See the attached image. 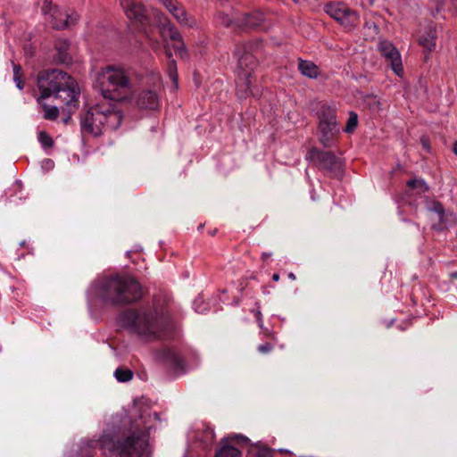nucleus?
I'll return each mask as SVG.
<instances>
[{
	"instance_id": "f03ea898",
	"label": "nucleus",
	"mask_w": 457,
	"mask_h": 457,
	"mask_svg": "<svg viewBox=\"0 0 457 457\" xmlns=\"http://www.w3.org/2000/svg\"><path fill=\"white\" fill-rule=\"evenodd\" d=\"M119 323L142 340L154 341L167 336L170 320L166 311L154 306L153 310H126L120 315Z\"/></svg>"
},
{
	"instance_id": "09e8293b",
	"label": "nucleus",
	"mask_w": 457,
	"mask_h": 457,
	"mask_svg": "<svg viewBox=\"0 0 457 457\" xmlns=\"http://www.w3.org/2000/svg\"><path fill=\"white\" fill-rule=\"evenodd\" d=\"M421 141H422V144H423L424 147L428 148V145L427 140H426V139H424V138H422V139H421Z\"/></svg>"
},
{
	"instance_id": "20e7f679",
	"label": "nucleus",
	"mask_w": 457,
	"mask_h": 457,
	"mask_svg": "<svg viewBox=\"0 0 457 457\" xmlns=\"http://www.w3.org/2000/svg\"><path fill=\"white\" fill-rule=\"evenodd\" d=\"M97 85L103 97L115 104L129 99L132 92L129 71L113 65L101 70L97 76Z\"/></svg>"
},
{
	"instance_id": "6ab92c4d",
	"label": "nucleus",
	"mask_w": 457,
	"mask_h": 457,
	"mask_svg": "<svg viewBox=\"0 0 457 457\" xmlns=\"http://www.w3.org/2000/svg\"><path fill=\"white\" fill-rule=\"evenodd\" d=\"M104 435H109L110 436H112L113 440L115 442L120 441V440H116L115 435H113L112 433L104 432L103 434V436L97 440L90 439V440L82 442L81 448H80L81 457H92L93 452L96 447H99L100 449H102L104 451H108L109 453H112V451H109L107 448H103L101 446V440ZM113 452L117 453V450H113ZM104 454H106V452H104Z\"/></svg>"
},
{
	"instance_id": "1a4fd4ad",
	"label": "nucleus",
	"mask_w": 457,
	"mask_h": 457,
	"mask_svg": "<svg viewBox=\"0 0 457 457\" xmlns=\"http://www.w3.org/2000/svg\"><path fill=\"white\" fill-rule=\"evenodd\" d=\"M188 441L202 449H211L215 444V433L213 428L206 423H200L187 434Z\"/></svg>"
},
{
	"instance_id": "cd10ccee",
	"label": "nucleus",
	"mask_w": 457,
	"mask_h": 457,
	"mask_svg": "<svg viewBox=\"0 0 457 457\" xmlns=\"http://www.w3.org/2000/svg\"><path fill=\"white\" fill-rule=\"evenodd\" d=\"M339 23L347 30H352L359 24V15L355 11L349 9Z\"/></svg>"
},
{
	"instance_id": "f3484780",
	"label": "nucleus",
	"mask_w": 457,
	"mask_h": 457,
	"mask_svg": "<svg viewBox=\"0 0 457 457\" xmlns=\"http://www.w3.org/2000/svg\"><path fill=\"white\" fill-rule=\"evenodd\" d=\"M263 21V16L261 12L245 13L237 17L235 21V30L244 31L259 27Z\"/></svg>"
},
{
	"instance_id": "393cba45",
	"label": "nucleus",
	"mask_w": 457,
	"mask_h": 457,
	"mask_svg": "<svg viewBox=\"0 0 457 457\" xmlns=\"http://www.w3.org/2000/svg\"><path fill=\"white\" fill-rule=\"evenodd\" d=\"M298 69L303 76L310 79H316L320 74L319 67L310 61L300 59Z\"/></svg>"
},
{
	"instance_id": "6e6552de",
	"label": "nucleus",
	"mask_w": 457,
	"mask_h": 457,
	"mask_svg": "<svg viewBox=\"0 0 457 457\" xmlns=\"http://www.w3.org/2000/svg\"><path fill=\"white\" fill-rule=\"evenodd\" d=\"M159 29L162 37L164 41L168 38L173 41V49L181 57L187 55V48L185 46L182 35L179 29L170 22L166 16L159 18Z\"/></svg>"
},
{
	"instance_id": "4468645a",
	"label": "nucleus",
	"mask_w": 457,
	"mask_h": 457,
	"mask_svg": "<svg viewBox=\"0 0 457 457\" xmlns=\"http://www.w3.org/2000/svg\"><path fill=\"white\" fill-rule=\"evenodd\" d=\"M234 55L237 59L240 73L249 72L251 74L256 61L253 55L249 53V46L245 43L236 45Z\"/></svg>"
},
{
	"instance_id": "dca6fc26",
	"label": "nucleus",
	"mask_w": 457,
	"mask_h": 457,
	"mask_svg": "<svg viewBox=\"0 0 457 457\" xmlns=\"http://www.w3.org/2000/svg\"><path fill=\"white\" fill-rule=\"evenodd\" d=\"M160 2L181 25H187L189 27H193L195 25V21L190 20L187 17L185 8L178 2L173 0H160Z\"/></svg>"
},
{
	"instance_id": "3c124183",
	"label": "nucleus",
	"mask_w": 457,
	"mask_h": 457,
	"mask_svg": "<svg viewBox=\"0 0 457 457\" xmlns=\"http://www.w3.org/2000/svg\"><path fill=\"white\" fill-rule=\"evenodd\" d=\"M70 120H71V116H68L67 118L63 119V122L68 123Z\"/></svg>"
},
{
	"instance_id": "a878e982",
	"label": "nucleus",
	"mask_w": 457,
	"mask_h": 457,
	"mask_svg": "<svg viewBox=\"0 0 457 457\" xmlns=\"http://www.w3.org/2000/svg\"><path fill=\"white\" fill-rule=\"evenodd\" d=\"M272 455L273 450L261 443L252 445L247 453V457H272Z\"/></svg>"
},
{
	"instance_id": "58836bf2",
	"label": "nucleus",
	"mask_w": 457,
	"mask_h": 457,
	"mask_svg": "<svg viewBox=\"0 0 457 457\" xmlns=\"http://www.w3.org/2000/svg\"><path fill=\"white\" fill-rule=\"evenodd\" d=\"M55 8H58V7L53 6L52 0H43L41 11L44 14L51 15Z\"/></svg>"
},
{
	"instance_id": "603ef678",
	"label": "nucleus",
	"mask_w": 457,
	"mask_h": 457,
	"mask_svg": "<svg viewBox=\"0 0 457 457\" xmlns=\"http://www.w3.org/2000/svg\"><path fill=\"white\" fill-rule=\"evenodd\" d=\"M288 277H289L290 278H292V279H295V274H294V273H289V274H288Z\"/></svg>"
},
{
	"instance_id": "f704fd0d",
	"label": "nucleus",
	"mask_w": 457,
	"mask_h": 457,
	"mask_svg": "<svg viewBox=\"0 0 457 457\" xmlns=\"http://www.w3.org/2000/svg\"><path fill=\"white\" fill-rule=\"evenodd\" d=\"M407 186L411 188L419 189L421 193H425L429 189L428 186L423 179H411L407 182Z\"/></svg>"
},
{
	"instance_id": "7ed1b4c3",
	"label": "nucleus",
	"mask_w": 457,
	"mask_h": 457,
	"mask_svg": "<svg viewBox=\"0 0 457 457\" xmlns=\"http://www.w3.org/2000/svg\"><path fill=\"white\" fill-rule=\"evenodd\" d=\"M122 120L123 113L117 104L98 103L80 115L81 132L85 135L99 137L104 131L117 129Z\"/></svg>"
},
{
	"instance_id": "9b49d317",
	"label": "nucleus",
	"mask_w": 457,
	"mask_h": 457,
	"mask_svg": "<svg viewBox=\"0 0 457 457\" xmlns=\"http://www.w3.org/2000/svg\"><path fill=\"white\" fill-rule=\"evenodd\" d=\"M378 49L395 73L398 76L402 75L403 72L402 59L395 46L388 40H382L378 43Z\"/></svg>"
},
{
	"instance_id": "49530a36",
	"label": "nucleus",
	"mask_w": 457,
	"mask_h": 457,
	"mask_svg": "<svg viewBox=\"0 0 457 457\" xmlns=\"http://www.w3.org/2000/svg\"><path fill=\"white\" fill-rule=\"evenodd\" d=\"M270 255H271V253H263L262 258V260H265L266 258L270 257Z\"/></svg>"
},
{
	"instance_id": "de8ad7c7",
	"label": "nucleus",
	"mask_w": 457,
	"mask_h": 457,
	"mask_svg": "<svg viewBox=\"0 0 457 457\" xmlns=\"http://www.w3.org/2000/svg\"><path fill=\"white\" fill-rule=\"evenodd\" d=\"M453 150L454 154L457 155V140H456V141H455V143L453 144Z\"/></svg>"
},
{
	"instance_id": "ea45409f",
	"label": "nucleus",
	"mask_w": 457,
	"mask_h": 457,
	"mask_svg": "<svg viewBox=\"0 0 457 457\" xmlns=\"http://www.w3.org/2000/svg\"><path fill=\"white\" fill-rule=\"evenodd\" d=\"M226 440H237L238 443H248L249 439L243 435L229 436Z\"/></svg>"
},
{
	"instance_id": "473e14b6",
	"label": "nucleus",
	"mask_w": 457,
	"mask_h": 457,
	"mask_svg": "<svg viewBox=\"0 0 457 457\" xmlns=\"http://www.w3.org/2000/svg\"><path fill=\"white\" fill-rule=\"evenodd\" d=\"M114 377L119 382H128L132 379L133 372L129 369L118 368L114 371Z\"/></svg>"
},
{
	"instance_id": "37998d69",
	"label": "nucleus",
	"mask_w": 457,
	"mask_h": 457,
	"mask_svg": "<svg viewBox=\"0 0 457 457\" xmlns=\"http://www.w3.org/2000/svg\"><path fill=\"white\" fill-rule=\"evenodd\" d=\"M13 76H22V70L20 64L12 62Z\"/></svg>"
},
{
	"instance_id": "bb28decb",
	"label": "nucleus",
	"mask_w": 457,
	"mask_h": 457,
	"mask_svg": "<svg viewBox=\"0 0 457 457\" xmlns=\"http://www.w3.org/2000/svg\"><path fill=\"white\" fill-rule=\"evenodd\" d=\"M162 358L169 362L174 369H182L184 361L182 357L174 350L165 349L163 350Z\"/></svg>"
},
{
	"instance_id": "c9c22d12",
	"label": "nucleus",
	"mask_w": 457,
	"mask_h": 457,
	"mask_svg": "<svg viewBox=\"0 0 457 457\" xmlns=\"http://www.w3.org/2000/svg\"><path fill=\"white\" fill-rule=\"evenodd\" d=\"M358 124V116L355 112H351L347 120L346 126L345 128V131L346 133L353 132Z\"/></svg>"
},
{
	"instance_id": "f8f14e48",
	"label": "nucleus",
	"mask_w": 457,
	"mask_h": 457,
	"mask_svg": "<svg viewBox=\"0 0 457 457\" xmlns=\"http://www.w3.org/2000/svg\"><path fill=\"white\" fill-rule=\"evenodd\" d=\"M67 83H63L54 95L55 98L61 99L68 107H75L78 103L79 89L74 79L69 75V79H65Z\"/></svg>"
},
{
	"instance_id": "a211bd4d",
	"label": "nucleus",
	"mask_w": 457,
	"mask_h": 457,
	"mask_svg": "<svg viewBox=\"0 0 457 457\" xmlns=\"http://www.w3.org/2000/svg\"><path fill=\"white\" fill-rule=\"evenodd\" d=\"M120 2L129 20H135L142 24L145 21V9L142 4H137L133 0H120Z\"/></svg>"
},
{
	"instance_id": "c03bdc74",
	"label": "nucleus",
	"mask_w": 457,
	"mask_h": 457,
	"mask_svg": "<svg viewBox=\"0 0 457 457\" xmlns=\"http://www.w3.org/2000/svg\"><path fill=\"white\" fill-rule=\"evenodd\" d=\"M21 77L22 76H13V80L14 82L16 83V87L19 88V89H22L24 87V82L23 80L21 79Z\"/></svg>"
},
{
	"instance_id": "2f4dec72",
	"label": "nucleus",
	"mask_w": 457,
	"mask_h": 457,
	"mask_svg": "<svg viewBox=\"0 0 457 457\" xmlns=\"http://www.w3.org/2000/svg\"><path fill=\"white\" fill-rule=\"evenodd\" d=\"M44 111V119L48 120H55L59 116V110L56 106H49L46 104H39Z\"/></svg>"
},
{
	"instance_id": "39448f33",
	"label": "nucleus",
	"mask_w": 457,
	"mask_h": 457,
	"mask_svg": "<svg viewBox=\"0 0 457 457\" xmlns=\"http://www.w3.org/2000/svg\"><path fill=\"white\" fill-rule=\"evenodd\" d=\"M65 79H69V74L58 69L39 71L37 78V85L40 92L37 99V103L40 104L44 99L54 96L57 89L64 85L63 83H67Z\"/></svg>"
},
{
	"instance_id": "7c9ffc66",
	"label": "nucleus",
	"mask_w": 457,
	"mask_h": 457,
	"mask_svg": "<svg viewBox=\"0 0 457 457\" xmlns=\"http://www.w3.org/2000/svg\"><path fill=\"white\" fill-rule=\"evenodd\" d=\"M223 444L222 447L216 453L215 457H240L241 453L237 448L227 445L225 440Z\"/></svg>"
},
{
	"instance_id": "b1692460",
	"label": "nucleus",
	"mask_w": 457,
	"mask_h": 457,
	"mask_svg": "<svg viewBox=\"0 0 457 457\" xmlns=\"http://www.w3.org/2000/svg\"><path fill=\"white\" fill-rule=\"evenodd\" d=\"M436 31L434 26L429 25L427 28L425 35L420 38V44L428 51H432L436 46Z\"/></svg>"
},
{
	"instance_id": "79ce46f5",
	"label": "nucleus",
	"mask_w": 457,
	"mask_h": 457,
	"mask_svg": "<svg viewBox=\"0 0 457 457\" xmlns=\"http://www.w3.org/2000/svg\"><path fill=\"white\" fill-rule=\"evenodd\" d=\"M272 349V345L270 343H265L263 345H260L258 346V351L262 353H267Z\"/></svg>"
},
{
	"instance_id": "412c9836",
	"label": "nucleus",
	"mask_w": 457,
	"mask_h": 457,
	"mask_svg": "<svg viewBox=\"0 0 457 457\" xmlns=\"http://www.w3.org/2000/svg\"><path fill=\"white\" fill-rule=\"evenodd\" d=\"M57 54L54 55V61L58 63L69 64L71 62V56L69 54L70 42L66 39H57L54 44Z\"/></svg>"
},
{
	"instance_id": "423d86ee",
	"label": "nucleus",
	"mask_w": 457,
	"mask_h": 457,
	"mask_svg": "<svg viewBox=\"0 0 457 457\" xmlns=\"http://www.w3.org/2000/svg\"><path fill=\"white\" fill-rule=\"evenodd\" d=\"M104 303L125 304L136 302L143 296L144 287H96Z\"/></svg>"
},
{
	"instance_id": "72a5a7b5",
	"label": "nucleus",
	"mask_w": 457,
	"mask_h": 457,
	"mask_svg": "<svg viewBox=\"0 0 457 457\" xmlns=\"http://www.w3.org/2000/svg\"><path fill=\"white\" fill-rule=\"evenodd\" d=\"M428 209L430 212L436 213L438 215L439 221L444 222V220H445V207L440 202H438V201L431 202V204L428 206Z\"/></svg>"
},
{
	"instance_id": "c85d7f7f",
	"label": "nucleus",
	"mask_w": 457,
	"mask_h": 457,
	"mask_svg": "<svg viewBox=\"0 0 457 457\" xmlns=\"http://www.w3.org/2000/svg\"><path fill=\"white\" fill-rule=\"evenodd\" d=\"M251 75L249 72L239 73L237 79V87L238 91L246 96L250 90Z\"/></svg>"
},
{
	"instance_id": "ddd939ff",
	"label": "nucleus",
	"mask_w": 457,
	"mask_h": 457,
	"mask_svg": "<svg viewBox=\"0 0 457 457\" xmlns=\"http://www.w3.org/2000/svg\"><path fill=\"white\" fill-rule=\"evenodd\" d=\"M98 286H140L128 272L105 271L99 277Z\"/></svg>"
},
{
	"instance_id": "a18cd8bd",
	"label": "nucleus",
	"mask_w": 457,
	"mask_h": 457,
	"mask_svg": "<svg viewBox=\"0 0 457 457\" xmlns=\"http://www.w3.org/2000/svg\"><path fill=\"white\" fill-rule=\"evenodd\" d=\"M278 279H279V274H278V273H274V274L272 275V280H273V282H278Z\"/></svg>"
},
{
	"instance_id": "864d4df0",
	"label": "nucleus",
	"mask_w": 457,
	"mask_h": 457,
	"mask_svg": "<svg viewBox=\"0 0 457 457\" xmlns=\"http://www.w3.org/2000/svg\"><path fill=\"white\" fill-rule=\"evenodd\" d=\"M154 420H158L159 419V416H158L157 412H154Z\"/></svg>"
},
{
	"instance_id": "5701e85b",
	"label": "nucleus",
	"mask_w": 457,
	"mask_h": 457,
	"mask_svg": "<svg viewBox=\"0 0 457 457\" xmlns=\"http://www.w3.org/2000/svg\"><path fill=\"white\" fill-rule=\"evenodd\" d=\"M319 124L338 125L337 111L329 105H322L318 113Z\"/></svg>"
},
{
	"instance_id": "aec40b11",
	"label": "nucleus",
	"mask_w": 457,
	"mask_h": 457,
	"mask_svg": "<svg viewBox=\"0 0 457 457\" xmlns=\"http://www.w3.org/2000/svg\"><path fill=\"white\" fill-rule=\"evenodd\" d=\"M320 142L324 147L329 148L334 144V137L339 132L338 125L319 124Z\"/></svg>"
},
{
	"instance_id": "0eeeda50",
	"label": "nucleus",
	"mask_w": 457,
	"mask_h": 457,
	"mask_svg": "<svg viewBox=\"0 0 457 457\" xmlns=\"http://www.w3.org/2000/svg\"><path fill=\"white\" fill-rule=\"evenodd\" d=\"M306 160L332 176H337L342 171L341 160L330 151H322L317 147H312L306 154Z\"/></svg>"
},
{
	"instance_id": "a19ab883",
	"label": "nucleus",
	"mask_w": 457,
	"mask_h": 457,
	"mask_svg": "<svg viewBox=\"0 0 457 457\" xmlns=\"http://www.w3.org/2000/svg\"><path fill=\"white\" fill-rule=\"evenodd\" d=\"M253 312L254 314L256 321L258 322L259 328H263V321H262V315L261 311L258 308L257 310L253 311Z\"/></svg>"
},
{
	"instance_id": "8fccbe9b",
	"label": "nucleus",
	"mask_w": 457,
	"mask_h": 457,
	"mask_svg": "<svg viewBox=\"0 0 457 457\" xmlns=\"http://www.w3.org/2000/svg\"><path fill=\"white\" fill-rule=\"evenodd\" d=\"M452 278H457V272H453L450 274Z\"/></svg>"
},
{
	"instance_id": "5fc2aeb1",
	"label": "nucleus",
	"mask_w": 457,
	"mask_h": 457,
	"mask_svg": "<svg viewBox=\"0 0 457 457\" xmlns=\"http://www.w3.org/2000/svg\"><path fill=\"white\" fill-rule=\"evenodd\" d=\"M393 321H394L393 320H390V322L386 325V327L389 328L392 325Z\"/></svg>"
},
{
	"instance_id": "4be33fe9",
	"label": "nucleus",
	"mask_w": 457,
	"mask_h": 457,
	"mask_svg": "<svg viewBox=\"0 0 457 457\" xmlns=\"http://www.w3.org/2000/svg\"><path fill=\"white\" fill-rule=\"evenodd\" d=\"M349 9V7L341 2L329 3L324 7L325 12L337 22H340Z\"/></svg>"
},
{
	"instance_id": "9d476101",
	"label": "nucleus",
	"mask_w": 457,
	"mask_h": 457,
	"mask_svg": "<svg viewBox=\"0 0 457 457\" xmlns=\"http://www.w3.org/2000/svg\"><path fill=\"white\" fill-rule=\"evenodd\" d=\"M162 84L155 83L153 88L143 89L134 98L136 105L143 110H157L160 106Z\"/></svg>"
},
{
	"instance_id": "e433bc0d",
	"label": "nucleus",
	"mask_w": 457,
	"mask_h": 457,
	"mask_svg": "<svg viewBox=\"0 0 457 457\" xmlns=\"http://www.w3.org/2000/svg\"><path fill=\"white\" fill-rule=\"evenodd\" d=\"M235 21L236 18L231 19L228 14L222 12L217 15V21L227 28L231 27L235 29Z\"/></svg>"
},
{
	"instance_id": "4c0bfd02",
	"label": "nucleus",
	"mask_w": 457,
	"mask_h": 457,
	"mask_svg": "<svg viewBox=\"0 0 457 457\" xmlns=\"http://www.w3.org/2000/svg\"><path fill=\"white\" fill-rule=\"evenodd\" d=\"M38 141L45 148H51L54 145L53 138L45 131L38 133Z\"/></svg>"
},
{
	"instance_id": "2eb2a0df",
	"label": "nucleus",
	"mask_w": 457,
	"mask_h": 457,
	"mask_svg": "<svg viewBox=\"0 0 457 457\" xmlns=\"http://www.w3.org/2000/svg\"><path fill=\"white\" fill-rule=\"evenodd\" d=\"M51 25L55 29H63L77 23L79 14L72 12L68 14L62 12L59 8H55L51 14Z\"/></svg>"
},
{
	"instance_id": "f257e3e1",
	"label": "nucleus",
	"mask_w": 457,
	"mask_h": 457,
	"mask_svg": "<svg viewBox=\"0 0 457 457\" xmlns=\"http://www.w3.org/2000/svg\"><path fill=\"white\" fill-rule=\"evenodd\" d=\"M132 420L123 434L121 441L115 442L112 436L104 435L101 446L109 451L117 450L120 457H141L150 453L149 431L153 428L149 407L141 401L135 402L131 411Z\"/></svg>"
},
{
	"instance_id": "c756f323",
	"label": "nucleus",
	"mask_w": 457,
	"mask_h": 457,
	"mask_svg": "<svg viewBox=\"0 0 457 457\" xmlns=\"http://www.w3.org/2000/svg\"><path fill=\"white\" fill-rule=\"evenodd\" d=\"M166 55L168 58V63H167V71L169 74V77L172 80V82L175 84L176 87H178V81H179V76L177 71V63L174 59H172V54L170 51H166Z\"/></svg>"
}]
</instances>
